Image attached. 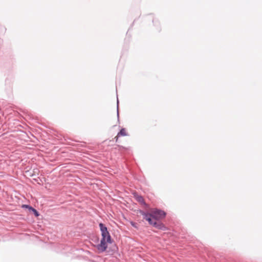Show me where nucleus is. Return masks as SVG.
Segmentation results:
<instances>
[{
	"mask_svg": "<svg viewBox=\"0 0 262 262\" xmlns=\"http://www.w3.org/2000/svg\"><path fill=\"white\" fill-rule=\"evenodd\" d=\"M100 231L101 232L102 238H106V242L109 244H112L113 241L111 236L107 230V227L103 224L99 223V224Z\"/></svg>",
	"mask_w": 262,
	"mask_h": 262,
	"instance_id": "nucleus-1",
	"label": "nucleus"
},
{
	"mask_svg": "<svg viewBox=\"0 0 262 262\" xmlns=\"http://www.w3.org/2000/svg\"><path fill=\"white\" fill-rule=\"evenodd\" d=\"M152 219L155 220H159L164 219L166 216V212L159 209H154L151 211Z\"/></svg>",
	"mask_w": 262,
	"mask_h": 262,
	"instance_id": "nucleus-2",
	"label": "nucleus"
},
{
	"mask_svg": "<svg viewBox=\"0 0 262 262\" xmlns=\"http://www.w3.org/2000/svg\"><path fill=\"white\" fill-rule=\"evenodd\" d=\"M140 213L143 215V219L148 221L149 225H152L154 221L152 220V215L151 213L145 212L143 210H140Z\"/></svg>",
	"mask_w": 262,
	"mask_h": 262,
	"instance_id": "nucleus-3",
	"label": "nucleus"
},
{
	"mask_svg": "<svg viewBox=\"0 0 262 262\" xmlns=\"http://www.w3.org/2000/svg\"><path fill=\"white\" fill-rule=\"evenodd\" d=\"M106 243V238H102L100 243L97 246V249L101 252L105 251L107 247Z\"/></svg>",
	"mask_w": 262,
	"mask_h": 262,
	"instance_id": "nucleus-4",
	"label": "nucleus"
},
{
	"mask_svg": "<svg viewBox=\"0 0 262 262\" xmlns=\"http://www.w3.org/2000/svg\"><path fill=\"white\" fill-rule=\"evenodd\" d=\"M152 225L154 227L163 231L166 230L167 229L166 227L164 225V224L160 222L154 221Z\"/></svg>",
	"mask_w": 262,
	"mask_h": 262,
	"instance_id": "nucleus-5",
	"label": "nucleus"
},
{
	"mask_svg": "<svg viewBox=\"0 0 262 262\" xmlns=\"http://www.w3.org/2000/svg\"><path fill=\"white\" fill-rule=\"evenodd\" d=\"M29 211L32 212L35 215V216L37 217L39 215V212L37 211L36 209L32 207V206L29 207Z\"/></svg>",
	"mask_w": 262,
	"mask_h": 262,
	"instance_id": "nucleus-6",
	"label": "nucleus"
},
{
	"mask_svg": "<svg viewBox=\"0 0 262 262\" xmlns=\"http://www.w3.org/2000/svg\"><path fill=\"white\" fill-rule=\"evenodd\" d=\"M134 196H135V198L136 199V200L139 203H141L142 202L144 199L143 198V197L141 195H139L138 194H135L134 195Z\"/></svg>",
	"mask_w": 262,
	"mask_h": 262,
	"instance_id": "nucleus-7",
	"label": "nucleus"
},
{
	"mask_svg": "<svg viewBox=\"0 0 262 262\" xmlns=\"http://www.w3.org/2000/svg\"><path fill=\"white\" fill-rule=\"evenodd\" d=\"M127 135V134H126L124 128H122L118 133V136H126Z\"/></svg>",
	"mask_w": 262,
	"mask_h": 262,
	"instance_id": "nucleus-8",
	"label": "nucleus"
},
{
	"mask_svg": "<svg viewBox=\"0 0 262 262\" xmlns=\"http://www.w3.org/2000/svg\"><path fill=\"white\" fill-rule=\"evenodd\" d=\"M118 250V247L115 244H114L112 248V251L113 252L116 251Z\"/></svg>",
	"mask_w": 262,
	"mask_h": 262,
	"instance_id": "nucleus-9",
	"label": "nucleus"
},
{
	"mask_svg": "<svg viewBox=\"0 0 262 262\" xmlns=\"http://www.w3.org/2000/svg\"><path fill=\"white\" fill-rule=\"evenodd\" d=\"M140 204H142V205H144V207H146V208H148V204H147L145 203V202L144 200L142 202H141V203H140Z\"/></svg>",
	"mask_w": 262,
	"mask_h": 262,
	"instance_id": "nucleus-10",
	"label": "nucleus"
},
{
	"mask_svg": "<svg viewBox=\"0 0 262 262\" xmlns=\"http://www.w3.org/2000/svg\"><path fill=\"white\" fill-rule=\"evenodd\" d=\"M118 104H119V100L117 99V117H118V119H119Z\"/></svg>",
	"mask_w": 262,
	"mask_h": 262,
	"instance_id": "nucleus-11",
	"label": "nucleus"
},
{
	"mask_svg": "<svg viewBox=\"0 0 262 262\" xmlns=\"http://www.w3.org/2000/svg\"><path fill=\"white\" fill-rule=\"evenodd\" d=\"M29 207H31V206L28 205H24L23 206V207L28 208L29 210Z\"/></svg>",
	"mask_w": 262,
	"mask_h": 262,
	"instance_id": "nucleus-12",
	"label": "nucleus"
},
{
	"mask_svg": "<svg viewBox=\"0 0 262 262\" xmlns=\"http://www.w3.org/2000/svg\"><path fill=\"white\" fill-rule=\"evenodd\" d=\"M119 136H118V135L115 137V139L116 140V142H117L118 141V137Z\"/></svg>",
	"mask_w": 262,
	"mask_h": 262,
	"instance_id": "nucleus-13",
	"label": "nucleus"
}]
</instances>
